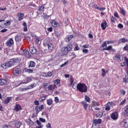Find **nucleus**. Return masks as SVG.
<instances>
[{
    "instance_id": "nucleus-1",
    "label": "nucleus",
    "mask_w": 128,
    "mask_h": 128,
    "mask_svg": "<svg viewBox=\"0 0 128 128\" xmlns=\"http://www.w3.org/2000/svg\"><path fill=\"white\" fill-rule=\"evenodd\" d=\"M18 64H20V59L14 58L10 60L9 61H7L1 66L3 68H8L14 66H16Z\"/></svg>"
},
{
    "instance_id": "nucleus-2",
    "label": "nucleus",
    "mask_w": 128,
    "mask_h": 128,
    "mask_svg": "<svg viewBox=\"0 0 128 128\" xmlns=\"http://www.w3.org/2000/svg\"><path fill=\"white\" fill-rule=\"evenodd\" d=\"M76 90L80 92H88V86L86 84L79 83L76 86Z\"/></svg>"
},
{
    "instance_id": "nucleus-3",
    "label": "nucleus",
    "mask_w": 128,
    "mask_h": 128,
    "mask_svg": "<svg viewBox=\"0 0 128 128\" xmlns=\"http://www.w3.org/2000/svg\"><path fill=\"white\" fill-rule=\"evenodd\" d=\"M70 50H72V44H70L62 48L60 52L61 56H66V54L68 52H70Z\"/></svg>"
},
{
    "instance_id": "nucleus-4",
    "label": "nucleus",
    "mask_w": 128,
    "mask_h": 128,
    "mask_svg": "<svg viewBox=\"0 0 128 128\" xmlns=\"http://www.w3.org/2000/svg\"><path fill=\"white\" fill-rule=\"evenodd\" d=\"M102 119H95L92 121V128H100V124H102Z\"/></svg>"
},
{
    "instance_id": "nucleus-5",
    "label": "nucleus",
    "mask_w": 128,
    "mask_h": 128,
    "mask_svg": "<svg viewBox=\"0 0 128 128\" xmlns=\"http://www.w3.org/2000/svg\"><path fill=\"white\" fill-rule=\"evenodd\" d=\"M22 74V68H20V66H16L13 69V74L16 76H20Z\"/></svg>"
},
{
    "instance_id": "nucleus-6",
    "label": "nucleus",
    "mask_w": 128,
    "mask_h": 128,
    "mask_svg": "<svg viewBox=\"0 0 128 128\" xmlns=\"http://www.w3.org/2000/svg\"><path fill=\"white\" fill-rule=\"evenodd\" d=\"M122 114V116H124V118H128V105L126 106L123 108V111Z\"/></svg>"
},
{
    "instance_id": "nucleus-7",
    "label": "nucleus",
    "mask_w": 128,
    "mask_h": 128,
    "mask_svg": "<svg viewBox=\"0 0 128 128\" xmlns=\"http://www.w3.org/2000/svg\"><path fill=\"white\" fill-rule=\"evenodd\" d=\"M111 118L114 120H116L118 118V112H114L111 114Z\"/></svg>"
},
{
    "instance_id": "nucleus-8",
    "label": "nucleus",
    "mask_w": 128,
    "mask_h": 128,
    "mask_svg": "<svg viewBox=\"0 0 128 128\" xmlns=\"http://www.w3.org/2000/svg\"><path fill=\"white\" fill-rule=\"evenodd\" d=\"M11 124H14V126L16 128H20V126H22V122H20V121H18V120H14L12 122H10Z\"/></svg>"
},
{
    "instance_id": "nucleus-9",
    "label": "nucleus",
    "mask_w": 128,
    "mask_h": 128,
    "mask_svg": "<svg viewBox=\"0 0 128 128\" xmlns=\"http://www.w3.org/2000/svg\"><path fill=\"white\" fill-rule=\"evenodd\" d=\"M14 44V39H12V38H10L6 42V46H8V48H10V46H12Z\"/></svg>"
},
{
    "instance_id": "nucleus-10",
    "label": "nucleus",
    "mask_w": 128,
    "mask_h": 128,
    "mask_svg": "<svg viewBox=\"0 0 128 128\" xmlns=\"http://www.w3.org/2000/svg\"><path fill=\"white\" fill-rule=\"evenodd\" d=\"M44 108V105H40L39 106H36L35 108V110L36 114H38V112H41V110H42Z\"/></svg>"
},
{
    "instance_id": "nucleus-11",
    "label": "nucleus",
    "mask_w": 128,
    "mask_h": 128,
    "mask_svg": "<svg viewBox=\"0 0 128 128\" xmlns=\"http://www.w3.org/2000/svg\"><path fill=\"white\" fill-rule=\"evenodd\" d=\"M22 106L20 104H16L14 107V110L15 112H20V110H22Z\"/></svg>"
},
{
    "instance_id": "nucleus-12",
    "label": "nucleus",
    "mask_w": 128,
    "mask_h": 128,
    "mask_svg": "<svg viewBox=\"0 0 128 128\" xmlns=\"http://www.w3.org/2000/svg\"><path fill=\"white\" fill-rule=\"evenodd\" d=\"M51 24L54 28H60V24L54 20H51Z\"/></svg>"
},
{
    "instance_id": "nucleus-13",
    "label": "nucleus",
    "mask_w": 128,
    "mask_h": 128,
    "mask_svg": "<svg viewBox=\"0 0 128 128\" xmlns=\"http://www.w3.org/2000/svg\"><path fill=\"white\" fill-rule=\"evenodd\" d=\"M17 16L18 18V22H20V20H24V13L20 12L17 14Z\"/></svg>"
},
{
    "instance_id": "nucleus-14",
    "label": "nucleus",
    "mask_w": 128,
    "mask_h": 128,
    "mask_svg": "<svg viewBox=\"0 0 128 128\" xmlns=\"http://www.w3.org/2000/svg\"><path fill=\"white\" fill-rule=\"evenodd\" d=\"M106 26H108V22L106 20H104L102 22L101 24V28H102V30H104L106 28Z\"/></svg>"
},
{
    "instance_id": "nucleus-15",
    "label": "nucleus",
    "mask_w": 128,
    "mask_h": 128,
    "mask_svg": "<svg viewBox=\"0 0 128 128\" xmlns=\"http://www.w3.org/2000/svg\"><path fill=\"white\" fill-rule=\"evenodd\" d=\"M22 33L21 34L16 35L15 37L16 42H20V40H22Z\"/></svg>"
},
{
    "instance_id": "nucleus-16",
    "label": "nucleus",
    "mask_w": 128,
    "mask_h": 128,
    "mask_svg": "<svg viewBox=\"0 0 128 128\" xmlns=\"http://www.w3.org/2000/svg\"><path fill=\"white\" fill-rule=\"evenodd\" d=\"M122 124L124 128H128V118L123 120L122 122Z\"/></svg>"
},
{
    "instance_id": "nucleus-17",
    "label": "nucleus",
    "mask_w": 128,
    "mask_h": 128,
    "mask_svg": "<svg viewBox=\"0 0 128 128\" xmlns=\"http://www.w3.org/2000/svg\"><path fill=\"white\" fill-rule=\"evenodd\" d=\"M92 107L94 108V106H100V102H96V100H92Z\"/></svg>"
},
{
    "instance_id": "nucleus-18",
    "label": "nucleus",
    "mask_w": 128,
    "mask_h": 128,
    "mask_svg": "<svg viewBox=\"0 0 128 128\" xmlns=\"http://www.w3.org/2000/svg\"><path fill=\"white\" fill-rule=\"evenodd\" d=\"M12 100V97H8L6 98V99L4 100V104H10V100Z\"/></svg>"
},
{
    "instance_id": "nucleus-19",
    "label": "nucleus",
    "mask_w": 128,
    "mask_h": 128,
    "mask_svg": "<svg viewBox=\"0 0 128 128\" xmlns=\"http://www.w3.org/2000/svg\"><path fill=\"white\" fill-rule=\"evenodd\" d=\"M29 50L32 54H34L36 52V48L34 47H30L29 48Z\"/></svg>"
},
{
    "instance_id": "nucleus-20",
    "label": "nucleus",
    "mask_w": 128,
    "mask_h": 128,
    "mask_svg": "<svg viewBox=\"0 0 128 128\" xmlns=\"http://www.w3.org/2000/svg\"><path fill=\"white\" fill-rule=\"evenodd\" d=\"M23 52L24 56H26L27 58H30V54L28 50H23Z\"/></svg>"
},
{
    "instance_id": "nucleus-21",
    "label": "nucleus",
    "mask_w": 128,
    "mask_h": 128,
    "mask_svg": "<svg viewBox=\"0 0 128 128\" xmlns=\"http://www.w3.org/2000/svg\"><path fill=\"white\" fill-rule=\"evenodd\" d=\"M48 48V50H54V44L52 43H49L48 44V45H47Z\"/></svg>"
},
{
    "instance_id": "nucleus-22",
    "label": "nucleus",
    "mask_w": 128,
    "mask_h": 128,
    "mask_svg": "<svg viewBox=\"0 0 128 128\" xmlns=\"http://www.w3.org/2000/svg\"><path fill=\"white\" fill-rule=\"evenodd\" d=\"M128 40L126 38H122L121 39L119 40L118 41V43L119 44H124V42H128Z\"/></svg>"
},
{
    "instance_id": "nucleus-23",
    "label": "nucleus",
    "mask_w": 128,
    "mask_h": 128,
    "mask_svg": "<svg viewBox=\"0 0 128 128\" xmlns=\"http://www.w3.org/2000/svg\"><path fill=\"white\" fill-rule=\"evenodd\" d=\"M54 88H56V84L52 85L50 84L48 86V90H51L52 92L54 90Z\"/></svg>"
},
{
    "instance_id": "nucleus-24",
    "label": "nucleus",
    "mask_w": 128,
    "mask_h": 128,
    "mask_svg": "<svg viewBox=\"0 0 128 128\" xmlns=\"http://www.w3.org/2000/svg\"><path fill=\"white\" fill-rule=\"evenodd\" d=\"M6 80L0 79V86H6Z\"/></svg>"
},
{
    "instance_id": "nucleus-25",
    "label": "nucleus",
    "mask_w": 128,
    "mask_h": 128,
    "mask_svg": "<svg viewBox=\"0 0 128 128\" xmlns=\"http://www.w3.org/2000/svg\"><path fill=\"white\" fill-rule=\"evenodd\" d=\"M36 84H31L30 86H28L24 90H32V88H34L36 87Z\"/></svg>"
},
{
    "instance_id": "nucleus-26",
    "label": "nucleus",
    "mask_w": 128,
    "mask_h": 128,
    "mask_svg": "<svg viewBox=\"0 0 128 128\" xmlns=\"http://www.w3.org/2000/svg\"><path fill=\"white\" fill-rule=\"evenodd\" d=\"M27 124L28 126H34V122H32V120L30 118H28L27 120Z\"/></svg>"
},
{
    "instance_id": "nucleus-27",
    "label": "nucleus",
    "mask_w": 128,
    "mask_h": 128,
    "mask_svg": "<svg viewBox=\"0 0 128 128\" xmlns=\"http://www.w3.org/2000/svg\"><path fill=\"white\" fill-rule=\"evenodd\" d=\"M82 104L84 106V110H86L88 108V103L86 102V101H84L82 102Z\"/></svg>"
},
{
    "instance_id": "nucleus-28",
    "label": "nucleus",
    "mask_w": 128,
    "mask_h": 128,
    "mask_svg": "<svg viewBox=\"0 0 128 128\" xmlns=\"http://www.w3.org/2000/svg\"><path fill=\"white\" fill-rule=\"evenodd\" d=\"M36 66V62L34 61H31L30 62V64L28 65V68H34Z\"/></svg>"
},
{
    "instance_id": "nucleus-29",
    "label": "nucleus",
    "mask_w": 128,
    "mask_h": 128,
    "mask_svg": "<svg viewBox=\"0 0 128 128\" xmlns=\"http://www.w3.org/2000/svg\"><path fill=\"white\" fill-rule=\"evenodd\" d=\"M44 4H42L41 6L38 7V12H42L46 8H44Z\"/></svg>"
},
{
    "instance_id": "nucleus-30",
    "label": "nucleus",
    "mask_w": 128,
    "mask_h": 128,
    "mask_svg": "<svg viewBox=\"0 0 128 128\" xmlns=\"http://www.w3.org/2000/svg\"><path fill=\"white\" fill-rule=\"evenodd\" d=\"M24 71L26 72H28L29 74H32V72H34V70L30 68L28 69L26 68H25L24 69Z\"/></svg>"
},
{
    "instance_id": "nucleus-31",
    "label": "nucleus",
    "mask_w": 128,
    "mask_h": 128,
    "mask_svg": "<svg viewBox=\"0 0 128 128\" xmlns=\"http://www.w3.org/2000/svg\"><path fill=\"white\" fill-rule=\"evenodd\" d=\"M48 98V96H42V98H39V101L40 102H42L46 100V99Z\"/></svg>"
},
{
    "instance_id": "nucleus-32",
    "label": "nucleus",
    "mask_w": 128,
    "mask_h": 128,
    "mask_svg": "<svg viewBox=\"0 0 128 128\" xmlns=\"http://www.w3.org/2000/svg\"><path fill=\"white\" fill-rule=\"evenodd\" d=\"M104 116V113L102 112H99L98 113L96 114V118H102Z\"/></svg>"
},
{
    "instance_id": "nucleus-33",
    "label": "nucleus",
    "mask_w": 128,
    "mask_h": 128,
    "mask_svg": "<svg viewBox=\"0 0 128 128\" xmlns=\"http://www.w3.org/2000/svg\"><path fill=\"white\" fill-rule=\"evenodd\" d=\"M120 14H122V16H126V10H124L122 8H120Z\"/></svg>"
},
{
    "instance_id": "nucleus-34",
    "label": "nucleus",
    "mask_w": 128,
    "mask_h": 128,
    "mask_svg": "<svg viewBox=\"0 0 128 128\" xmlns=\"http://www.w3.org/2000/svg\"><path fill=\"white\" fill-rule=\"evenodd\" d=\"M112 48V46H109L108 47L106 48H103V50H111Z\"/></svg>"
},
{
    "instance_id": "nucleus-35",
    "label": "nucleus",
    "mask_w": 128,
    "mask_h": 128,
    "mask_svg": "<svg viewBox=\"0 0 128 128\" xmlns=\"http://www.w3.org/2000/svg\"><path fill=\"white\" fill-rule=\"evenodd\" d=\"M124 60L126 62V64L127 66V70H126V74L128 76V58L126 57H124Z\"/></svg>"
},
{
    "instance_id": "nucleus-36",
    "label": "nucleus",
    "mask_w": 128,
    "mask_h": 128,
    "mask_svg": "<svg viewBox=\"0 0 128 128\" xmlns=\"http://www.w3.org/2000/svg\"><path fill=\"white\" fill-rule=\"evenodd\" d=\"M52 99L50 98L48 100H47V104H48V106H51L52 104Z\"/></svg>"
},
{
    "instance_id": "nucleus-37",
    "label": "nucleus",
    "mask_w": 128,
    "mask_h": 128,
    "mask_svg": "<svg viewBox=\"0 0 128 128\" xmlns=\"http://www.w3.org/2000/svg\"><path fill=\"white\" fill-rule=\"evenodd\" d=\"M102 76H106V74H108V71L106 72L104 68L102 69Z\"/></svg>"
},
{
    "instance_id": "nucleus-38",
    "label": "nucleus",
    "mask_w": 128,
    "mask_h": 128,
    "mask_svg": "<svg viewBox=\"0 0 128 128\" xmlns=\"http://www.w3.org/2000/svg\"><path fill=\"white\" fill-rule=\"evenodd\" d=\"M122 56L120 54H118L116 56H115V58L116 60H120V58H122Z\"/></svg>"
},
{
    "instance_id": "nucleus-39",
    "label": "nucleus",
    "mask_w": 128,
    "mask_h": 128,
    "mask_svg": "<svg viewBox=\"0 0 128 128\" xmlns=\"http://www.w3.org/2000/svg\"><path fill=\"white\" fill-rule=\"evenodd\" d=\"M54 84H60V80L58 78H57L54 80Z\"/></svg>"
},
{
    "instance_id": "nucleus-40",
    "label": "nucleus",
    "mask_w": 128,
    "mask_h": 128,
    "mask_svg": "<svg viewBox=\"0 0 128 128\" xmlns=\"http://www.w3.org/2000/svg\"><path fill=\"white\" fill-rule=\"evenodd\" d=\"M11 22L10 21L6 20V22L4 23V24L6 26H10Z\"/></svg>"
},
{
    "instance_id": "nucleus-41",
    "label": "nucleus",
    "mask_w": 128,
    "mask_h": 128,
    "mask_svg": "<svg viewBox=\"0 0 128 128\" xmlns=\"http://www.w3.org/2000/svg\"><path fill=\"white\" fill-rule=\"evenodd\" d=\"M50 43H48V40H45L44 41V46H48Z\"/></svg>"
},
{
    "instance_id": "nucleus-42",
    "label": "nucleus",
    "mask_w": 128,
    "mask_h": 128,
    "mask_svg": "<svg viewBox=\"0 0 128 128\" xmlns=\"http://www.w3.org/2000/svg\"><path fill=\"white\" fill-rule=\"evenodd\" d=\"M104 46H106V48L108 46V44L106 43V41H104L102 44L101 45L100 48H104Z\"/></svg>"
},
{
    "instance_id": "nucleus-43",
    "label": "nucleus",
    "mask_w": 128,
    "mask_h": 128,
    "mask_svg": "<svg viewBox=\"0 0 128 128\" xmlns=\"http://www.w3.org/2000/svg\"><path fill=\"white\" fill-rule=\"evenodd\" d=\"M84 98H85L86 102H90V99L88 96L86 95Z\"/></svg>"
},
{
    "instance_id": "nucleus-44",
    "label": "nucleus",
    "mask_w": 128,
    "mask_h": 128,
    "mask_svg": "<svg viewBox=\"0 0 128 128\" xmlns=\"http://www.w3.org/2000/svg\"><path fill=\"white\" fill-rule=\"evenodd\" d=\"M106 106H114V103L110 102L107 103Z\"/></svg>"
},
{
    "instance_id": "nucleus-45",
    "label": "nucleus",
    "mask_w": 128,
    "mask_h": 128,
    "mask_svg": "<svg viewBox=\"0 0 128 128\" xmlns=\"http://www.w3.org/2000/svg\"><path fill=\"white\" fill-rule=\"evenodd\" d=\"M32 81V78H26V82H22V84H28V82H30Z\"/></svg>"
},
{
    "instance_id": "nucleus-46",
    "label": "nucleus",
    "mask_w": 128,
    "mask_h": 128,
    "mask_svg": "<svg viewBox=\"0 0 128 128\" xmlns=\"http://www.w3.org/2000/svg\"><path fill=\"white\" fill-rule=\"evenodd\" d=\"M74 35H70L68 36H67V38H66L68 42H70V40H72V38H74Z\"/></svg>"
},
{
    "instance_id": "nucleus-47",
    "label": "nucleus",
    "mask_w": 128,
    "mask_h": 128,
    "mask_svg": "<svg viewBox=\"0 0 128 128\" xmlns=\"http://www.w3.org/2000/svg\"><path fill=\"white\" fill-rule=\"evenodd\" d=\"M2 128H12V127L10 125L5 124L2 126Z\"/></svg>"
},
{
    "instance_id": "nucleus-48",
    "label": "nucleus",
    "mask_w": 128,
    "mask_h": 128,
    "mask_svg": "<svg viewBox=\"0 0 128 128\" xmlns=\"http://www.w3.org/2000/svg\"><path fill=\"white\" fill-rule=\"evenodd\" d=\"M110 20L112 22H116V18L114 16H110Z\"/></svg>"
},
{
    "instance_id": "nucleus-49",
    "label": "nucleus",
    "mask_w": 128,
    "mask_h": 128,
    "mask_svg": "<svg viewBox=\"0 0 128 128\" xmlns=\"http://www.w3.org/2000/svg\"><path fill=\"white\" fill-rule=\"evenodd\" d=\"M114 16H115V18H120V16H118V12H114Z\"/></svg>"
},
{
    "instance_id": "nucleus-50",
    "label": "nucleus",
    "mask_w": 128,
    "mask_h": 128,
    "mask_svg": "<svg viewBox=\"0 0 128 128\" xmlns=\"http://www.w3.org/2000/svg\"><path fill=\"white\" fill-rule=\"evenodd\" d=\"M28 6H33V8H36V5L35 4H32L30 3L28 4Z\"/></svg>"
},
{
    "instance_id": "nucleus-51",
    "label": "nucleus",
    "mask_w": 128,
    "mask_h": 128,
    "mask_svg": "<svg viewBox=\"0 0 128 128\" xmlns=\"http://www.w3.org/2000/svg\"><path fill=\"white\" fill-rule=\"evenodd\" d=\"M105 110H106V112L110 110V106L107 105V106H106L105 108Z\"/></svg>"
},
{
    "instance_id": "nucleus-52",
    "label": "nucleus",
    "mask_w": 128,
    "mask_h": 128,
    "mask_svg": "<svg viewBox=\"0 0 128 128\" xmlns=\"http://www.w3.org/2000/svg\"><path fill=\"white\" fill-rule=\"evenodd\" d=\"M40 38H36V44H40Z\"/></svg>"
},
{
    "instance_id": "nucleus-53",
    "label": "nucleus",
    "mask_w": 128,
    "mask_h": 128,
    "mask_svg": "<svg viewBox=\"0 0 128 128\" xmlns=\"http://www.w3.org/2000/svg\"><path fill=\"white\" fill-rule=\"evenodd\" d=\"M122 82H124V84H128V82L126 77L123 78Z\"/></svg>"
},
{
    "instance_id": "nucleus-54",
    "label": "nucleus",
    "mask_w": 128,
    "mask_h": 128,
    "mask_svg": "<svg viewBox=\"0 0 128 128\" xmlns=\"http://www.w3.org/2000/svg\"><path fill=\"white\" fill-rule=\"evenodd\" d=\"M40 121L42 122H46V119L44 118H39Z\"/></svg>"
},
{
    "instance_id": "nucleus-55",
    "label": "nucleus",
    "mask_w": 128,
    "mask_h": 128,
    "mask_svg": "<svg viewBox=\"0 0 128 128\" xmlns=\"http://www.w3.org/2000/svg\"><path fill=\"white\" fill-rule=\"evenodd\" d=\"M52 76V72H49L47 74H46L45 76Z\"/></svg>"
},
{
    "instance_id": "nucleus-56",
    "label": "nucleus",
    "mask_w": 128,
    "mask_h": 128,
    "mask_svg": "<svg viewBox=\"0 0 128 128\" xmlns=\"http://www.w3.org/2000/svg\"><path fill=\"white\" fill-rule=\"evenodd\" d=\"M98 10H100V12H104V10H106V7H102V8L99 7V8Z\"/></svg>"
},
{
    "instance_id": "nucleus-57",
    "label": "nucleus",
    "mask_w": 128,
    "mask_h": 128,
    "mask_svg": "<svg viewBox=\"0 0 128 128\" xmlns=\"http://www.w3.org/2000/svg\"><path fill=\"white\" fill-rule=\"evenodd\" d=\"M34 104H36V106H40V102H38V100H36L34 102Z\"/></svg>"
},
{
    "instance_id": "nucleus-58",
    "label": "nucleus",
    "mask_w": 128,
    "mask_h": 128,
    "mask_svg": "<svg viewBox=\"0 0 128 128\" xmlns=\"http://www.w3.org/2000/svg\"><path fill=\"white\" fill-rule=\"evenodd\" d=\"M82 52L84 54H88V49H84L82 50Z\"/></svg>"
},
{
    "instance_id": "nucleus-59",
    "label": "nucleus",
    "mask_w": 128,
    "mask_h": 128,
    "mask_svg": "<svg viewBox=\"0 0 128 128\" xmlns=\"http://www.w3.org/2000/svg\"><path fill=\"white\" fill-rule=\"evenodd\" d=\"M94 8H96V10H98L100 8V6H98V4H94V6H93Z\"/></svg>"
},
{
    "instance_id": "nucleus-60",
    "label": "nucleus",
    "mask_w": 128,
    "mask_h": 128,
    "mask_svg": "<svg viewBox=\"0 0 128 128\" xmlns=\"http://www.w3.org/2000/svg\"><path fill=\"white\" fill-rule=\"evenodd\" d=\"M120 92L122 94H126V90L124 89L120 90Z\"/></svg>"
},
{
    "instance_id": "nucleus-61",
    "label": "nucleus",
    "mask_w": 128,
    "mask_h": 128,
    "mask_svg": "<svg viewBox=\"0 0 128 128\" xmlns=\"http://www.w3.org/2000/svg\"><path fill=\"white\" fill-rule=\"evenodd\" d=\"M46 126L48 128H52V125L50 124V123H48L46 124Z\"/></svg>"
},
{
    "instance_id": "nucleus-62",
    "label": "nucleus",
    "mask_w": 128,
    "mask_h": 128,
    "mask_svg": "<svg viewBox=\"0 0 128 128\" xmlns=\"http://www.w3.org/2000/svg\"><path fill=\"white\" fill-rule=\"evenodd\" d=\"M25 40H27L28 42H30V37L26 36Z\"/></svg>"
},
{
    "instance_id": "nucleus-63",
    "label": "nucleus",
    "mask_w": 128,
    "mask_h": 128,
    "mask_svg": "<svg viewBox=\"0 0 128 128\" xmlns=\"http://www.w3.org/2000/svg\"><path fill=\"white\" fill-rule=\"evenodd\" d=\"M59 100H58V97H55L54 98V102H55L58 103V102Z\"/></svg>"
},
{
    "instance_id": "nucleus-64",
    "label": "nucleus",
    "mask_w": 128,
    "mask_h": 128,
    "mask_svg": "<svg viewBox=\"0 0 128 128\" xmlns=\"http://www.w3.org/2000/svg\"><path fill=\"white\" fill-rule=\"evenodd\" d=\"M124 50H128V45L125 46L124 48Z\"/></svg>"
}]
</instances>
